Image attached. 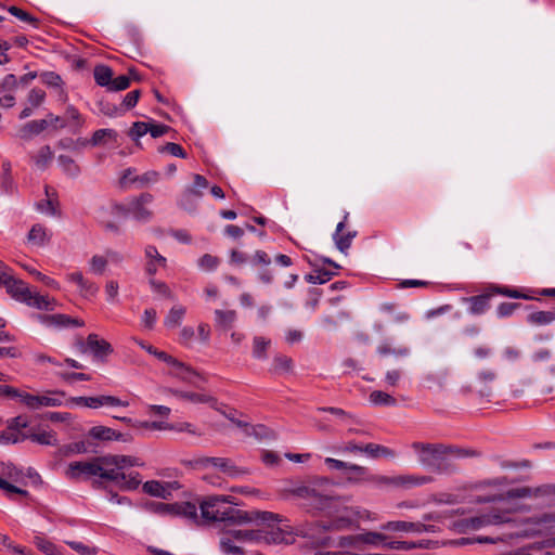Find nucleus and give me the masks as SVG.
<instances>
[{
	"instance_id": "obj_54",
	"label": "nucleus",
	"mask_w": 555,
	"mask_h": 555,
	"mask_svg": "<svg viewBox=\"0 0 555 555\" xmlns=\"http://www.w3.org/2000/svg\"><path fill=\"white\" fill-rule=\"evenodd\" d=\"M150 122L135 121L129 130V137L132 140H138L149 132Z\"/></svg>"
},
{
	"instance_id": "obj_35",
	"label": "nucleus",
	"mask_w": 555,
	"mask_h": 555,
	"mask_svg": "<svg viewBox=\"0 0 555 555\" xmlns=\"http://www.w3.org/2000/svg\"><path fill=\"white\" fill-rule=\"evenodd\" d=\"M555 321L553 311H535L527 315V322L534 326L548 325Z\"/></svg>"
},
{
	"instance_id": "obj_8",
	"label": "nucleus",
	"mask_w": 555,
	"mask_h": 555,
	"mask_svg": "<svg viewBox=\"0 0 555 555\" xmlns=\"http://www.w3.org/2000/svg\"><path fill=\"white\" fill-rule=\"evenodd\" d=\"M287 493L292 496L308 501L309 505L314 508H323L326 505L328 496L322 494L315 486L299 485L287 489Z\"/></svg>"
},
{
	"instance_id": "obj_18",
	"label": "nucleus",
	"mask_w": 555,
	"mask_h": 555,
	"mask_svg": "<svg viewBox=\"0 0 555 555\" xmlns=\"http://www.w3.org/2000/svg\"><path fill=\"white\" fill-rule=\"evenodd\" d=\"M144 254L146 258L145 271L149 275L153 276L160 268L166 267L167 259L158 253L155 246L147 245Z\"/></svg>"
},
{
	"instance_id": "obj_16",
	"label": "nucleus",
	"mask_w": 555,
	"mask_h": 555,
	"mask_svg": "<svg viewBox=\"0 0 555 555\" xmlns=\"http://www.w3.org/2000/svg\"><path fill=\"white\" fill-rule=\"evenodd\" d=\"M66 279L78 286V293L83 298L94 297L99 292V286L87 279L80 271L68 273Z\"/></svg>"
},
{
	"instance_id": "obj_50",
	"label": "nucleus",
	"mask_w": 555,
	"mask_h": 555,
	"mask_svg": "<svg viewBox=\"0 0 555 555\" xmlns=\"http://www.w3.org/2000/svg\"><path fill=\"white\" fill-rule=\"evenodd\" d=\"M370 401L376 405H395L396 399L391 397L390 395L380 391L375 390L371 392L370 395Z\"/></svg>"
},
{
	"instance_id": "obj_5",
	"label": "nucleus",
	"mask_w": 555,
	"mask_h": 555,
	"mask_svg": "<svg viewBox=\"0 0 555 555\" xmlns=\"http://www.w3.org/2000/svg\"><path fill=\"white\" fill-rule=\"evenodd\" d=\"M431 477L414 474L384 476L372 474L370 483L380 489H412L431 482Z\"/></svg>"
},
{
	"instance_id": "obj_28",
	"label": "nucleus",
	"mask_w": 555,
	"mask_h": 555,
	"mask_svg": "<svg viewBox=\"0 0 555 555\" xmlns=\"http://www.w3.org/2000/svg\"><path fill=\"white\" fill-rule=\"evenodd\" d=\"M216 326L221 331H229L236 321V311L216 309L214 311Z\"/></svg>"
},
{
	"instance_id": "obj_1",
	"label": "nucleus",
	"mask_w": 555,
	"mask_h": 555,
	"mask_svg": "<svg viewBox=\"0 0 555 555\" xmlns=\"http://www.w3.org/2000/svg\"><path fill=\"white\" fill-rule=\"evenodd\" d=\"M521 498H547L551 503H555V485H544L541 487H520L509 490L505 495L499 498H487L480 502H490L499 500L502 503V508L493 509L488 514H481L468 520L472 529L478 530L490 525H500L512 522L511 514L521 509V506L515 501ZM525 528L505 534L504 538L480 537L477 539L480 543H496L498 541H507L515 537H533L542 534L545 531L555 528V511H550L541 516L527 518L524 521Z\"/></svg>"
},
{
	"instance_id": "obj_33",
	"label": "nucleus",
	"mask_w": 555,
	"mask_h": 555,
	"mask_svg": "<svg viewBox=\"0 0 555 555\" xmlns=\"http://www.w3.org/2000/svg\"><path fill=\"white\" fill-rule=\"evenodd\" d=\"M238 543H262V530H232Z\"/></svg>"
},
{
	"instance_id": "obj_6",
	"label": "nucleus",
	"mask_w": 555,
	"mask_h": 555,
	"mask_svg": "<svg viewBox=\"0 0 555 555\" xmlns=\"http://www.w3.org/2000/svg\"><path fill=\"white\" fill-rule=\"evenodd\" d=\"M100 473L98 476L102 479L113 481L122 491H133L141 483V477L139 473L125 474L115 466H108L101 462L99 457Z\"/></svg>"
},
{
	"instance_id": "obj_64",
	"label": "nucleus",
	"mask_w": 555,
	"mask_h": 555,
	"mask_svg": "<svg viewBox=\"0 0 555 555\" xmlns=\"http://www.w3.org/2000/svg\"><path fill=\"white\" fill-rule=\"evenodd\" d=\"M150 285H151V288L153 289V292H155L159 295H163L164 297H167V298L172 297L171 291L165 283H163L160 281H156L154 279H151Z\"/></svg>"
},
{
	"instance_id": "obj_19",
	"label": "nucleus",
	"mask_w": 555,
	"mask_h": 555,
	"mask_svg": "<svg viewBox=\"0 0 555 555\" xmlns=\"http://www.w3.org/2000/svg\"><path fill=\"white\" fill-rule=\"evenodd\" d=\"M193 179V185L184 191L180 199V205L184 208L188 207L192 196L199 198L203 195L202 190L208 188V181L205 177L201 175H194Z\"/></svg>"
},
{
	"instance_id": "obj_56",
	"label": "nucleus",
	"mask_w": 555,
	"mask_h": 555,
	"mask_svg": "<svg viewBox=\"0 0 555 555\" xmlns=\"http://www.w3.org/2000/svg\"><path fill=\"white\" fill-rule=\"evenodd\" d=\"M46 99V92L41 89L34 88L29 91L27 95V103L31 107H38L40 106Z\"/></svg>"
},
{
	"instance_id": "obj_41",
	"label": "nucleus",
	"mask_w": 555,
	"mask_h": 555,
	"mask_svg": "<svg viewBox=\"0 0 555 555\" xmlns=\"http://www.w3.org/2000/svg\"><path fill=\"white\" fill-rule=\"evenodd\" d=\"M117 137V132L113 129H99L93 133L90 143L93 146H98L108 141L116 142Z\"/></svg>"
},
{
	"instance_id": "obj_59",
	"label": "nucleus",
	"mask_w": 555,
	"mask_h": 555,
	"mask_svg": "<svg viewBox=\"0 0 555 555\" xmlns=\"http://www.w3.org/2000/svg\"><path fill=\"white\" fill-rule=\"evenodd\" d=\"M118 292H119V285L116 281L111 280L107 281L105 284V294L107 297V300L112 304H116L118 301Z\"/></svg>"
},
{
	"instance_id": "obj_2",
	"label": "nucleus",
	"mask_w": 555,
	"mask_h": 555,
	"mask_svg": "<svg viewBox=\"0 0 555 555\" xmlns=\"http://www.w3.org/2000/svg\"><path fill=\"white\" fill-rule=\"evenodd\" d=\"M234 504L229 495H208L199 502L201 517L206 524L224 522L229 525L247 524V512L230 506Z\"/></svg>"
},
{
	"instance_id": "obj_17",
	"label": "nucleus",
	"mask_w": 555,
	"mask_h": 555,
	"mask_svg": "<svg viewBox=\"0 0 555 555\" xmlns=\"http://www.w3.org/2000/svg\"><path fill=\"white\" fill-rule=\"evenodd\" d=\"M348 217H349V214L346 212L343 221H340L337 224L335 233L333 235L335 245L341 253H346L349 249L352 240L357 235V231H354V230H349V231L345 232L346 222L348 220Z\"/></svg>"
},
{
	"instance_id": "obj_60",
	"label": "nucleus",
	"mask_w": 555,
	"mask_h": 555,
	"mask_svg": "<svg viewBox=\"0 0 555 555\" xmlns=\"http://www.w3.org/2000/svg\"><path fill=\"white\" fill-rule=\"evenodd\" d=\"M171 430L179 433H189L191 435L199 436L202 433L196 428L195 425L188 422L171 424Z\"/></svg>"
},
{
	"instance_id": "obj_3",
	"label": "nucleus",
	"mask_w": 555,
	"mask_h": 555,
	"mask_svg": "<svg viewBox=\"0 0 555 555\" xmlns=\"http://www.w3.org/2000/svg\"><path fill=\"white\" fill-rule=\"evenodd\" d=\"M411 448L418 457V462L426 467L439 469L449 459H461L476 455L475 451L459 449L441 443L413 442Z\"/></svg>"
},
{
	"instance_id": "obj_25",
	"label": "nucleus",
	"mask_w": 555,
	"mask_h": 555,
	"mask_svg": "<svg viewBox=\"0 0 555 555\" xmlns=\"http://www.w3.org/2000/svg\"><path fill=\"white\" fill-rule=\"evenodd\" d=\"M236 539L233 537V531L224 532L219 539L220 551L224 555H243V548L236 545Z\"/></svg>"
},
{
	"instance_id": "obj_32",
	"label": "nucleus",
	"mask_w": 555,
	"mask_h": 555,
	"mask_svg": "<svg viewBox=\"0 0 555 555\" xmlns=\"http://www.w3.org/2000/svg\"><path fill=\"white\" fill-rule=\"evenodd\" d=\"M247 516L250 517L248 522L258 521L263 525H267V528H269L273 525H278L279 522L282 521L281 516L279 514H274L271 512H260V511H254L250 513L247 512Z\"/></svg>"
},
{
	"instance_id": "obj_52",
	"label": "nucleus",
	"mask_w": 555,
	"mask_h": 555,
	"mask_svg": "<svg viewBox=\"0 0 555 555\" xmlns=\"http://www.w3.org/2000/svg\"><path fill=\"white\" fill-rule=\"evenodd\" d=\"M272 367L273 371L278 373L288 372L292 369V359L283 354H278L273 359Z\"/></svg>"
},
{
	"instance_id": "obj_44",
	"label": "nucleus",
	"mask_w": 555,
	"mask_h": 555,
	"mask_svg": "<svg viewBox=\"0 0 555 555\" xmlns=\"http://www.w3.org/2000/svg\"><path fill=\"white\" fill-rule=\"evenodd\" d=\"M35 545L46 555H63L62 548L41 537H35Z\"/></svg>"
},
{
	"instance_id": "obj_9",
	"label": "nucleus",
	"mask_w": 555,
	"mask_h": 555,
	"mask_svg": "<svg viewBox=\"0 0 555 555\" xmlns=\"http://www.w3.org/2000/svg\"><path fill=\"white\" fill-rule=\"evenodd\" d=\"M21 478V472L10 464H2L0 473V489H2L9 498L14 494L27 496L28 492L14 486L12 482H17Z\"/></svg>"
},
{
	"instance_id": "obj_31",
	"label": "nucleus",
	"mask_w": 555,
	"mask_h": 555,
	"mask_svg": "<svg viewBox=\"0 0 555 555\" xmlns=\"http://www.w3.org/2000/svg\"><path fill=\"white\" fill-rule=\"evenodd\" d=\"M87 346L95 356H104L112 352V346L104 339H100L96 334H90L87 337Z\"/></svg>"
},
{
	"instance_id": "obj_29",
	"label": "nucleus",
	"mask_w": 555,
	"mask_h": 555,
	"mask_svg": "<svg viewBox=\"0 0 555 555\" xmlns=\"http://www.w3.org/2000/svg\"><path fill=\"white\" fill-rule=\"evenodd\" d=\"M54 153L49 145L41 146L33 156L34 165L39 170H46L51 164Z\"/></svg>"
},
{
	"instance_id": "obj_57",
	"label": "nucleus",
	"mask_w": 555,
	"mask_h": 555,
	"mask_svg": "<svg viewBox=\"0 0 555 555\" xmlns=\"http://www.w3.org/2000/svg\"><path fill=\"white\" fill-rule=\"evenodd\" d=\"M23 268L26 269L38 281L42 282L44 285L52 287L54 289L60 288V284L55 280L42 274L41 272L37 271L36 269L28 268L27 266H23Z\"/></svg>"
},
{
	"instance_id": "obj_55",
	"label": "nucleus",
	"mask_w": 555,
	"mask_h": 555,
	"mask_svg": "<svg viewBox=\"0 0 555 555\" xmlns=\"http://www.w3.org/2000/svg\"><path fill=\"white\" fill-rule=\"evenodd\" d=\"M159 180V173L151 170L135 177V181L139 186L143 188L150 184H154Z\"/></svg>"
},
{
	"instance_id": "obj_10",
	"label": "nucleus",
	"mask_w": 555,
	"mask_h": 555,
	"mask_svg": "<svg viewBox=\"0 0 555 555\" xmlns=\"http://www.w3.org/2000/svg\"><path fill=\"white\" fill-rule=\"evenodd\" d=\"M190 464L195 469L215 467L231 477H234L240 473L237 467L235 465H233L231 463V461L225 457L202 456V457H196V459L192 460L190 462Z\"/></svg>"
},
{
	"instance_id": "obj_61",
	"label": "nucleus",
	"mask_w": 555,
	"mask_h": 555,
	"mask_svg": "<svg viewBox=\"0 0 555 555\" xmlns=\"http://www.w3.org/2000/svg\"><path fill=\"white\" fill-rule=\"evenodd\" d=\"M74 551L79 553L80 555H95L96 550L94 547H90L89 545L83 544L78 541H67L66 542Z\"/></svg>"
},
{
	"instance_id": "obj_39",
	"label": "nucleus",
	"mask_w": 555,
	"mask_h": 555,
	"mask_svg": "<svg viewBox=\"0 0 555 555\" xmlns=\"http://www.w3.org/2000/svg\"><path fill=\"white\" fill-rule=\"evenodd\" d=\"M28 438L42 446H55L57 442L56 434L52 430L34 431Z\"/></svg>"
},
{
	"instance_id": "obj_45",
	"label": "nucleus",
	"mask_w": 555,
	"mask_h": 555,
	"mask_svg": "<svg viewBox=\"0 0 555 555\" xmlns=\"http://www.w3.org/2000/svg\"><path fill=\"white\" fill-rule=\"evenodd\" d=\"M490 295L483 294L470 297L468 301L470 302L469 312L473 314H481L488 309V299Z\"/></svg>"
},
{
	"instance_id": "obj_22",
	"label": "nucleus",
	"mask_w": 555,
	"mask_h": 555,
	"mask_svg": "<svg viewBox=\"0 0 555 555\" xmlns=\"http://www.w3.org/2000/svg\"><path fill=\"white\" fill-rule=\"evenodd\" d=\"M371 475L372 474L367 467L351 463L345 474V478L351 483H370Z\"/></svg>"
},
{
	"instance_id": "obj_53",
	"label": "nucleus",
	"mask_w": 555,
	"mask_h": 555,
	"mask_svg": "<svg viewBox=\"0 0 555 555\" xmlns=\"http://www.w3.org/2000/svg\"><path fill=\"white\" fill-rule=\"evenodd\" d=\"M219 258L210 254H205L198 259V267L205 271H212L219 266Z\"/></svg>"
},
{
	"instance_id": "obj_20",
	"label": "nucleus",
	"mask_w": 555,
	"mask_h": 555,
	"mask_svg": "<svg viewBox=\"0 0 555 555\" xmlns=\"http://www.w3.org/2000/svg\"><path fill=\"white\" fill-rule=\"evenodd\" d=\"M101 462L108 466H115L120 470L126 467L142 465L140 459L130 455H105L101 456Z\"/></svg>"
},
{
	"instance_id": "obj_14",
	"label": "nucleus",
	"mask_w": 555,
	"mask_h": 555,
	"mask_svg": "<svg viewBox=\"0 0 555 555\" xmlns=\"http://www.w3.org/2000/svg\"><path fill=\"white\" fill-rule=\"evenodd\" d=\"M180 488L177 481L150 480L143 483V491L152 496L170 499L172 491Z\"/></svg>"
},
{
	"instance_id": "obj_15",
	"label": "nucleus",
	"mask_w": 555,
	"mask_h": 555,
	"mask_svg": "<svg viewBox=\"0 0 555 555\" xmlns=\"http://www.w3.org/2000/svg\"><path fill=\"white\" fill-rule=\"evenodd\" d=\"M106 212L109 215L116 216V217H126L129 215L128 204L121 205V204H117V203H112L106 208H102L99 211L98 218H99V221L101 222V224L108 231L118 232V230H119L118 225L115 222L106 219V216H105Z\"/></svg>"
},
{
	"instance_id": "obj_11",
	"label": "nucleus",
	"mask_w": 555,
	"mask_h": 555,
	"mask_svg": "<svg viewBox=\"0 0 555 555\" xmlns=\"http://www.w3.org/2000/svg\"><path fill=\"white\" fill-rule=\"evenodd\" d=\"M99 457L91 461H76L68 464L65 476L68 479L77 480L81 477L98 476L100 473Z\"/></svg>"
},
{
	"instance_id": "obj_30",
	"label": "nucleus",
	"mask_w": 555,
	"mask_h": 555,
	"mask_svg": "<svg viewBox=\"0 0 555 555\" xmlns=\"http://www.w3.org/2000/svg\"><path fill=\"white\" fill-rule=\"evenodd\" d=\"M89 436L93 439L111 441V440H121L122 435L109 427L105 426H94L89 430Z\"/></svg>"
},
{
	"instance_id": "obj_62",
	"label": "nucleus",
	"mask_w": 555,
	"mask_h": 555,
	"mask_svg": "<svg viewBox=\"0 0 555 555\" xmlns=\"http://www.w3.org/2000/svg\"><path fill=\"white\" fill-rule=\"evenodd\" d=\"M66 116L75 127H81L83 125V118L76 107L68 105L66 108Z\"/></svg>"
},
{
	"instance_id": "obj_34",
	"label": "nucleus",
	"mask_w": 555,
	"mask_h": 555,
	"mask_svg": "<svg viewBox=\"0 0 555 555\" xmlns=\"http://www.w3.org/2000/svg\"><path fill=\"white\" fill-rule=\"evenodd\" d=\"M185 313H186L185 307H183L181 305L173 306L169 310L168 314L166 315V318L164 320L165 326H167L169 328L179 326L181 324Z\"/></svg>"
},
{
	"instance_id": "obj_26",
	"label": "nucleus",
	"mask_w": 555,
	"mask_h": 555,
	"mask_svg": "<svg viewBox=\"0 0 555 555\" xmlns=\"http://www.w3.org/2000/svg\"><path fill=\"white\" fill-rule=\"evenodd\" d=\"M170 392L178 399L189 401L191 403H215V399L204 392H193V391H182L178 389H172Z\"/></svg>"
},
{
	"instance_id": "obj_36",
	"label": "nucleus",
	"mask_w": 555,
	"mask_h": 555,
	"mask_svg": "<svg viewBox=\"0 0 555 555\" xmlns=\"http://www.w3.org/2000/svg\"><path fill=\"white\" fill-rule=\"evenodd\" d=\"M94 79L101 87H106L108 90L113 81V70L106 65H99L94 68Z\"/></svg>"
},
{
	"instance_id": "obj_38",
	"label": "nucleus",
	"mask_w": 555,
	"mask_h": 555,
	"mask_svg": "<svg viewBox=\"0 0 555 555\" xmlns=\"http://www.w3.org/2000/svg\"><path fill=\"white\" fill-rule=\"evenodd\" d=\"M46 194H47L48 198L38 203V205H37L38 210L48 216H52V217L59 216L60 215L59 202L50 195L48 188L46 189Z\"/></svg>"
},
{
	"instance_id": "obj_23",
	"label": "nucleus",
	"mask_w": 555,
	"mask_h": 555,
	"mask_svg": "<svg viewBox=\"0 0 555 555\" xmlns=\"http://www.w3.org/2000/svg\"><path fill=\"white\" fill-rule=\"evenodd\" d=\"M177 365H170V374L183 382L196 385L195 379L199 378V375L189 365L176 359Z\"/></svg>"
},
{
	"instance_id": "obj_7",
	"label": "nucleus",
	"mask_w": 555,
	"mask_h": 555,
	"mask_svg": "<svg viewBox=\"0 0 555 555\" xmlns=\"http://www.w3.org/2000/svg\"><path fill=\"white\" fill-rule=\"evenodd\" d=\"M153 199L154 197L150 193H142L139 196L130 198L128 201L129 215L138 222H149L153 217V211L149 208Z\"/></svg>"
},
{
	"instance_id": "obj_24",
	"label": "nucleus",
	"mask_w": 555,
	"mask_h": 555,
	"mask_svg": "<svg viewBox=\"0 0 555 555\" xmlns=\"http://www.w3.org/2000/svg\"><path fill=\"white\" fill-rule=\"evenodd\" d=\"M363 453L373 460L380 457L395 459L397 453L395 450L377 443H366L363 446Z\"/></svg>"
},
{
	"instance_id": "obj_42",
	"label": "nucleus",
	"mask_w": 555,
	"mask_h": 555,
	"mask_svg": "<svg viewBox=\"0 0 555 555\" xmlns=\"http://www.w3.org/2000/svg\"><path fill=\"white\" fill-rule=\"evenodd\" d=\"M59 165L62 170L69 177L76 178L80 173V167L78 164L67 155H60L57 157Z\"/></svg>"
},
{
	"instance_id": "obj_47",
	"label": "nucleus",
	"mask_w": 555,
	"mask_h": 555,
	"mask_svg": "<svg viewBox=\"0 0 555 555\" xmlns=\"http://www.w3.org/2000/svg\"><path fill=\"white\" fill-rule=\"evenodd\" d=\"M377 353L383 357H386L389 354H392L395 357H408L410 353V350L406 347L393 348V347H391V345L388 341H384L378 345Z\"/></svg>"
},
{
	"instance_id": "obj_40",
	"label": "nucleus",
	"mask_w": 555,
	"mask_h": 555,
	"mask_svg": "<svg viewBox=\"0 0 555 555\" xmlns=\"http://www.w3.org/2000/svg\"><path fill=\"white\" fill-rule=\"evenodd\" d=\"M271 346V340L262 336H255L253 339V356L258 360L267 358V351Z\"/></svg>"
},
{
	"instance_id": "obj_49",
	"label": "nucleus",
	"mask_w": 555,
	"mask_h": 555,
	"mask_svg": "<svg viewBox=\"0 0 555 555\" xmlns=\"http://www.w3.org/2000/svg\"><path fill=\"white\" fill-rule=\"evenodd\" d=\"M86 452H88V448H87L86 442H83V441L73 442V443L66 444L60 449V454L63 456H70L74 454H82Z\"/></svg>"
},
{
	"instance_id": "obj_12",
	"label": "nucleus",
	"mask_w": 555,
	"mask_h": 555,
	"mask_svg": "<svg viewBox=\"0 0 555 555\" xmlns=\"http://www.w3.org/2000/svg\"><path fill=\"white\" fill-rule=\"evenodd\" d=\"M380 529L384 531L413 532V533L436 532L437 531V527L434 525H425L422 522H413V521H404V520L387 521L380 526Z\"/></svg>"
},
{
	"instance_id": "obj_27",
	"label": "nucleus",
	"mask_w": 555,
	"mask_h": 555,
	"mask_svg": "<svg viewBox=\"0 0 555 555\" xmlns=\"http://www.w3.org/2000/svg\"><path fill=\"white\" fill-rule=\"evenodd\" d=\"M48 127H49L48 119L31 120V121L25 124L20 129L18 135L21 139L28 140L33 135H37V134L41 133Z\"/></svg>"
},
{
	"instance_id": "obj_58",
	"label": "nucleus",
	"mask_w": 555,
	"mask_h": 555,
	"mask_svg": "<svg viewBox=\"0 0 555 555\" xmlns=\"http://www.w3.org/2000/svg\"><path fill=\"white\" fill-rule=\"evenodd\" d=\"M9 12L13 16L17 17L18 20H21V21H23L25 23L31 24L35 27H37V25H38V20L36 17L31 16L30 14H28L27 12L21 10L17 7H10L9 8Z\"/></svg>"
},
{
	"instance_id": "obj_4",
	"label": "nucleus",
	"mask_w": 555,
	"mask_h": 555,
	"mask_svg": "<svg viewBox=\"0 0 555 555\" xmlns=\"http://www.w3.org/2000/svg\"><path fill=\"white\" fill-rule=\"evenodd\" d=\"M3 285L13 298L25 302L30 307L42 310H53L54 308V299L38 293H33L25 282L13 279L10 272L7 275V280Z\"/></svg>"
},
{
	"instance_id": "obj_43",
	"label": "nucleus",
	"mask_w": 555,
	"mask_h": 555,
	"mask_svg": "<svg viewBox=\"0 0 555 555\" xmlns=\"http://www.w3.org/2000/svg\"><path fill=\"white\" fill-rule=\"evenodd\" d=\"M89 271L93 274L101 275L105 272L108 264V257L105 255H93L89 262Z\"/></svg>"
},
{
	"instance_id": "obj_63",
	"label": "nucleus",
	"mask_w": 555,
	"mask_h": 555,
	"mask_svg": "<svg viewBox=\"0 0 555 555\" xmlns=\"http://www.w3.org/2000/svg\"><path fill=\"white\" fill-rule=\"evenodd\" d=\"M157 319V312L155 309H146L142 315V324L146 330H153Z\"/></svg>"
},
{
	"instance_id": "obj_51",
	"label": "nucleus",
	"mask_w": 555,
	"mask_h": 555,
	"mask_svg": "<svg viewBox=\"0 0 555 555\" xmlns=\"http://www.w3.org/2000/svg\"><path fill=\"white\" fill-rule=\"evenodd\" d=\"M384 548L396 551H412L415 550V545L413 541L390 540L387 535Z\"/></svg>"
},
{
	"instance_id": "obj_46",
	"label": "nucleus",
	"mask_w": 555,
	"mask_h": 555,
	"mask_svg": "<svg viewBox=\"0 0 555 555\" xmlns=\"http://www.w3.org/2000/svg\"><path fill=\"white\" fill-rule=\"evenodd\" d=\"M25 438V435L8 425L7 428L0 433V444L16 443L23 441Z\"/></svg>"
},
{
	"instance_id": "obj_48",
	"label": "nucleus",
	"mask_w": 555,
	"mask_h": 555,
	"mask_svg": "<svg viewBox=\"0 0 555 555\" xmlns=\"http://www.w3.org/2000/svg\"><path fill=\"white\" fill-rule=\"evenodd\" d=\"M48 323L50 325L55 326H68V325H75V326H82L83 322L79 321L77 319H70L69 317L65 314H54L47 318Z\"/></svg>"
},
{
	"instance_id": "obj_37",
	"label": "nucleus",
	"mask_w": 555,
	"mask_h": 555,
	"mask_svg": "<svg viewBox=\"0 0 555 555\" xmlns=\"http://www.w3.org/2000/svg\"><path fill=\"white\" fill-rule=\"evenodd\" d=\"M386 534L377 531H366L360 533V540L362 544H366L374 547H385Z\"/></svg>"
},
{
	"instance_id": "obj_21",
	"label": "nucleus",
	"mask_w": 555,
	"mask_h": 555,
	"mask_svg": "<svg viewBox=\"0 0 555 555\" xmlns=\"http://www.w3.org/2000/svg\"><path fill=\"white\" fill-rule=\"evenodd\" d=\"M50 240L51 233L44 225L39 223L34 224L27 235L28 243L37 247L46 246Z\"/></svg>"
},
{
	"instance_id": "obj_13",
	"label": "nucleus",
	"mask_w": 555,
	"mask_h": 555,
	"mask_svg": "<svg viewBox=\"0 0 555 555\" xmlns=\"http://www.w3.org/2000/svg\"><path fill=\"white\" fill-rule=\"evenodd\" d=\"M262 530V543L267 544H292L295 541L293 532L288 527L271 526L263 528Z\"/></svg>"
}]
</instances>
